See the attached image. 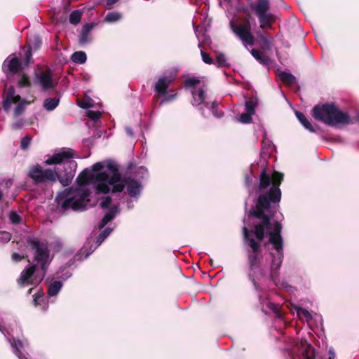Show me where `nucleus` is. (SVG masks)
<instances>
[{
    "label": "nucleus",
    "mask_w": 359,
    "mask_h": 359,
    "mask_svg": "<svg viewBox=\"0 0 359 359\" xmlns=\"http://www.w3.org/2000/svg\"><path fill=\"white\" fill-rule=\"evenodd\" d=\"M258 221L254 222L253 229H249L245 226L242 228L244 242L248 243L250 251L248 254L249 268L254 271L259 266L261 254V241L266 236L273 230V221L270 218H255Z\"/></svg>",
    "instance_id": "f257e3e1"
},
{
    "label": "nucleus",
    "mask_w": 359,
    "mask_h": 359,
    "mask_svg": "<svg viewBox=\"0 0 359 359\" xmlns=\"http://www.w3.org/2000/svg\"><path fill=\"white\" fill-rule=\"evenodd\" d=\"M271 177L272 186L264 194H261L256 201L255 207L252 208L249 212L248 217L253 218H270L273 221V215L266 213L271 208V203H276L280 202L281 199V191L279 188L283 180V174L274 171Z\"/></svg>",
    "instance_id": "f03ea898"
},
{
    "label": "nucleus",
    "mask_w": 359,
    "mask_h": 359,
    "mask_svg": "<svg viewBox=\"0 0 359 359\" xmlns=\"http://www.w3.org/2000/svg\"><path fill=\"white\" fill-rule=\"evenodd\" d=\"M282 224L278 221H273V230L269 233L267 244L272 245L273 249L277 252L278 256L272 255L273 259L270 266L269 279L276 285H278L279 270L281 267L283 257L284 241L282 236ZM266 245V243L264 244Z\"/></svg>",
    "instance_id": "7ed1b4c3"
},
{
    "label": "nucleus",
    "mask_w": 359,
    "mask_h": 359,
    "mask_svg": "<svg viewBox=\"0 0 359 359\" xmlns=\"http://www.w3.org/2000/svg\"><path fill=\"white\" fill-rule=\"evenodd\" d=\"M312 116L316 120L332 126L351 123L348 114L341 111L334 103L315 105L312 109Z\"/></svg>",
    "instance_id": "20e7f679"
},
{
    "label": "nucleus",
    "mask_w": 359,
    "mask_h": 359,
    "mask_svg": "<svg viewBox=\"0 0 359 359\" xmlns=\"http://www.w3.org/2000/svg\"><path fill=\"white\" fill-rule=\"evenodd\" d=\"M27 175L35 185L46 182L53 184L59 181L63 187H67L72 183L74 177V173L72 172H67L64 175H61L55 170L43 169L39 164L30 165Z\"/></svg>",
    "instance_id": "39448f33"
},
{
    "label": "nucleus",
    "mask_w": 359,
    "mask_h": 359,
    "mask_svg": "<svg viewBox=\"0 0 359 359\" xmlns=\"http://www.w3.org/2000/svg\"><path fill=\"white\" fill-rule=\"evenodd\" d=\"M26 245L28 246L30 250L33 252L34 261L40 264V268L43 272V278L45 276L50 261V250L48 249L46 243L40 241L36 238L27 236L25 238Z\"/></svg>",
    "instance_id": "423d86ee"
},
{
    "label": "nucleus",
    "mask_w": 359,
    "mask_h": 359,
    "mask_svg": "<svg viewBox=\"0 0 359 359\" xmlns=\"http://www.w3.org/2000/svg\"><path fill=\"white\" fill-rule=\"evenodd\" d=\"M270 8L269 0H257V4L251 6L258 18L259 27L264 32L273 29V25L276 20V15L269 12Z\"/></svg>",
    "instance_id": "0eeeda50"
},
{
    "label": "nucleus",
    "mask_w": 359,
    "mask_h": 359,
    "mask_svg": "<svg viewBox=\"0 0 359 359\" xmlns=\"http://www.w3.org/2000/svg\"><path fill=\"white\" fill-rule=\"evenodd\" d=\"M251 15H246L244 23L238 24L233 22H230V27L232 32L242 41L243 44L253 46L255 38L251 32L250 25Z\"/></svg>",
    "instance_id": "6e6552de"
},
{
    "label": "nucleus",
    "mask_w": 359,
    "mask_h": 359,
    "mask_svg": "<svg viewBox=\"0 0 359 359\" xmlns=\"http://www.w3.org/2000/svg\"><path fill=\"white\" fill-rule=\"evenodd\" d=\"M18 104L14 109V115L19 116L25 110V105L29 104L25 100L22 99L20 95L15 94V88L13 86H10L4 96V100L2 102L3 109L5 111H8L11 109L13 103H18Z\"/></svg>",
    "instance_id": "1a4fd4ad"
},
{
    "label": "nucleus",
    "mask_w": 359,
    "mask_h": 359,
    "mask_svg": "<svg viewBox=\"0 0 359 359\" xmlns=\"http://www.w3.org/2000/svg\"><path fill=\"white\" fill-rule=\"evenodd\" d=\"M90 195L89 189H83L81 192L76 193L73 197L66 198L62 203V208L64 209L71 208L75 211L84 210L90 201Z\"/></svg>",
    "instance_id": "9d476101"
},
{
    "label": "nucleus",
    "mask_w": 359,
    "mask_h": 359,
    "mask_svg": "<svg viewBox=\"0 0 359 359\" xmlns=\"http://www.w3.org/2000/svg\"><path fill=\"white\" fill-rule=\"evenodd\" d=\"M35 83H39L43 90L53 89L56 87L57 83L53 80V74L52 70L46 67V69L38 68L35 72Z\"/></svg>",
    "instance_id": "9b49d317"
},
{
    "label": "nucleus",
    "mask_w": 359,
    "mask_h": 359,
    "mask_svg": "<svg viewBox=\"0 0 359 359\" xmlns=\"http://www.w3.org/2000/svg\"><path fill=\"white\" fill-rule=\"evenodd\" d=\"M108 178L109 174L106 172H100L97 174H93L86 168L79 173L76 178V182L79 186H86L94 180L97 182H106Z\"/></svg>",
    "instance_id": "f8f14e48"
},
{
    "label": "nucleus",
    "mask_w": 359,
    "mask_h": 359,
    "mask_svg": "<svg viewBox=\"0 0 359 359\" xmlns=\"http://www.w3.org/2000/svg\"><path fill=\"white\" fill-rule=\"evenodd\" d=\"M175 77L172 75L161 76L154 86V91L158 96H165L168 93L169 86L174 82Z\"/></svg>",
    "instance_id": "ddd939ff"
},
{
    "label": "nucleus",
    "mask_w": 359,
    "mask_h": 359,
    "mask_svg": "<svg viewBox=\"0 0 359 359\" xmlns=\"http://www.w3.org/2000/svg\"><path fill=\"white\" fill-rule=\"evenodd\" d=\"M75 155V152L72 149H68L59 153L54 154L51 157L44 161L46 165H57L60 164L67 159L72 158Z\"/></svg>",
    "instance_id": "4468645a"
},
{
    "label": "nucleus",
    "mask_w": 359,
    "mask_h": 359,
    "mask_svg": "<svg viewBox=\"0 0 359 359\" xmlns=\"http://www.w3.org/2000/svg\"><path fill=\"white\" fill-rule=\"evenodd\" d=\"M95 24L93 22L85 24L79 35V43L81 46L86 45L93 41L91 34L92 30L94 29Z\"/></svg>",
    "instance_id": "2eb2a0df"
},
{
    "label": "nucleus",
    "mask_w": 359,
    "mask_h": 359,
    "mask_svg": "<svg viewBox=\"0 0 359 359\" xmlns=\"http://www.w3.org/2000/svg\"><path fill=\"white\" fill-rule=\"evenodd\" d=\"M8 341L14 350V353L19 359H28L27 356L21 351L22 349L28 346V341L27 339L21 340L12 337L11 338L8 339Z\"/></svg>",
    "instance_id": "dca6fc26"
},
{
    "label": "nucleus",
    "mask_w": 359,
    "mask_h": 359,
    "mask_svg": "<svg viewBox=\"0 0 359 359\" xmlns=\"http://www.w3.org/2000/svg\"><path fill=\"white\" fill-rule=\"evenodd\" d=\"M123 181L127 186V192L130 197H136L140 195L141 191V184L137 180L131 177H124Z\"/></svg>",
    "instance_id": "f3484780"
},
{
    "label": "nucleus",
    "mask_w": 359,
    "mask_h": 359,
    "mask_svg": "<svg viewBox=\"0 0 359 359\" xmlns=\"http://www.w3.org/2000/svg\"><path fill=\"white\" fill-rule=\"evenodd\" d=\"M104 168H107L109 172L111 173V176H109L106 182H108L109 184H114L121 180V174L119 172L118 166L116 164L111 161H108L106 162Z\"/></svg>",
    "instance_id": "a211bd4d"
},
{
    "label": "nucleus",
    "mask_w": 359,
    "mask_h": 359,
    "mask_svg": "<svg viewBox=\"0 0 359 359\" xmlns=\"http://www.w3.org/2000/svg\"><path fill=\"white\" fill-rule=\"evenodd\" d=\"M36 268V264H30L21 272L20 276L18 280V283L21 287H23L28 282L29 279L32 277Z\"/></svg>",
    "instance_id": "6ab92c4d"
},
{
    "label": "nucleus",
    "mask_w": 359,
    "mask_h": 359,
    "mask_svg": "<svg viewBox=\"0 0 359 359\" xmlns=\"http://www.w3.org/2000/svg\"><path fill=\"white\" fill-rule=\"evenodd\" d=\"M6 62H7L6 74L11 73L12 74H17L22 69V62L18 57H14L9 60H6L5 61V63Z\"/></svg>",
    "instance_id": "aec40b11"
},
{
    "label": "nucleus",
    "mask_w": 359,
    "mask_h": 359,
    "mask_svg": "<svg viewBox=\"0 0 359 359\" xmlns=\"http://www.w3.org/2000/svg\"><path fill=\"white\" fill-rule=\"evenodd\" d=\"M118 212V208L116 205L111 207L104 215L99 224V229H103L109 222L113 220Z\"/></svg>",
    "instance_id": "412c9836"
},
{
    "label": "nucleus",
    "mask_w": 359,
    "mask_h": 359,
    "mask_svg": "<svg viewBox=\"0 0 359 359\" xmlns=\"http://www.w3.org/2000/svg\"><path fill=\"white\" fill-rule=\"evenodd\" d=\"M271 183V177L266 172V168H264L259 175V189L262 191L268 188Z\"/></svg>",
    "instance_id": "4be33fe9"
},
{
    "label": "nucleus",
    "mask_w": 359,
    "mask_h": 359,
    "mask_svg": "<svg viewBox=\"0 0 359 359\" xmlns=\"http://www.w3.org/2000/svg\"><path fill=\"white\" fill-rule=\"evenodd\" d=\"M250 53L259 63L264 65L267 66L271 63V58L257 49H252Z\"/></svg>",
    "instance_id": "5701e85b"
},
{
    "label": "nucleus",
    "mask_w": 359,
    "mask_h": 359,
    "mask_svg": "<svg viewBox=\"0 0 359 359\" xmlns=\"http://www.w3.org/2000/svg\"><path fill=\"white\" fill-rule=\"evenodd\" d=\"M191 94L193 99L191 102L193 106H198L204 102L205 94L203 89L201 88L197 91L192 90Z\"/></svg>",
    "instance_id": "b1692460"
},
{
    "label": "nucleus",
    "mask_w": 359,
    "mask_h": 359,
    "mask_svg": "<svg viewBox=\"0 0 359 359\" xmlns=\"http://www.w3.org/2000/svg\"><path fill=\"white\" fill-rule=\"evenodd\" d=\"M295 116L298 121L302 124V126L308 130L311 133L316 132L315 128L310 123V121L307 119L305 115L299 111H295Z\"/></svg>",
    "instance_id": "393cba45"
},
{
    "label": "nucleus",
    "mask_w": 359,
    "mask_h": 359,
    "mask_svg": "<svg viewBox=\"0 0 359 359\" xmlns=\"http://www.w3.org/2000/svg\"><path fill=\"white\" fill-rule=\"evenodd\" d=\"M62 287V283L60 280H53L48 285V294L50 297L56 296Z\"/></svg>",
    "instance_id": "a878e982"
},
{
    "label": "nucleus",
    "mask_w": 359,
    "mask_h": 359,
    "mask_svg": "<svg viewBox=\"0 0 359 359\" xmlns=\"http://www.w3.org/2000/svg\"><path fill=\"white\" fill-rule=\"evenodd\" d=\"M19 79L17 82V86L20 88H30L32 86V82L29 77L24 72H21L19 74Z\"/></svg>",
    "instance_id": "bb28decb"
},
{
    "label": "nucleus",
    "mask_w": 359,
    "mask_h": 359,
    "mask_svg": "<svg viewBox=\"0 0 359 359\" xmlns=\"http://www.w3.org/2000/svg\"><path fill=\"white\" fill-rule=\"evenodd\" d=\"M280 79L285 83L289 86H292L295 83L296 78L295 76L288 72H282L279 74Z\"/></svg>",
    "instance_id": "cd10ccee"
},
{
    "label": "nucleus",
    "mask_w": 359,
    "mask_h": 359,
    "mask_svg": "<svg viewBox=\"0 0 359 359\" xmlns=\"http://www.w3.org/2000/svg\"><path fill=\"white\" fill-rule=\"evenodd\" d=\"M59 98H47L43 102V107L48 111H53L59 104Z\"/></svg>",
    "instance_id": "c85d7f7f"
},
{
    "label": "nucleus",
    "mask_w": 359,
    "mask_h": 359,
    "mask_svg": "<svg viewBox=\"0 0 359 359\" xmlns=\"http://www.w3.org/2000/svg\"><path fill=\"white\" fill-rule=\"evenodd\" d=\"M71 59L75 63L83 64L86 61L87 56L84 52L77 51L72 54Z\"/></svg>",
    "instance_id": "c756f323"
},
{
    "label": "nucleus",
    "mask_w": 359,
    "mask_h": 359,
    "mask_svg": "<svg viewBox=\"0 0 359 359\" xmlns=\"http://www.w3.org/2000/svg\"><path fill=\"white\" fill-rule=\"evenodd\" d=\"M41 39L39 36H34L28 41V48L31 50H37L41 45Z\"/></svg>",
    "instance_id": "7c9ffc66"
},
{
    "label": "nucleus",
    "mask_w": 359,
    "mask_h": 359,
    "mask_svg": "<svg viewBox=\"0 0 359 359\" xmlns=\"http://www.w3.org/2000/svg\"><path fill=\"white\" fill-rule=\"evenodd\" d=\"M112 231V229L107 227L105 228L97 237L95 239V243L97 246L101 245V243L104 241V240L111 233Z\"/></svg>",
    "instance_id": "2f4dec72"
},
{
    "label": "nucleus",
    "mask_w": 359,
    "mask_h": 359,
    "mask_svg": "<svg viewBox=\"0 0 359 359\" xmlns=\"http://www.w3.org/2000/svg\"><path fill=\"white\" fill-rule=\"evenodd\" d=\"M69 22L72 25H77L78 23L80 22L81 20V13L78 11V10H75L74 11H72L71 13H70V15H69Z\"/></svg>",
    "instance_id": "473e14b6"
},
{
    "label": "nucleus",
    "mask_w": 359,
    "mask_h": 359,
    "mask_svg": "<svg viewBox=\"0 0 359 359\" xmlns=\"http://www.w3.org/2000/svg\"><path fill=\"white\" fill-rule=\"evenodd\" d=\"M302 355L305 359H315V350L310 344H308L303 351Z\"/></svg>",
    "instance_id": "72a5a7b5"
},
{
    "label": "nucleus",
    "mask_w": 359,
    "mask_h": 359,
    "mask_svg": "<svg viewBox=\"0 0 359 359\" xmlns=\"http://www.w3.org/2000/svg\"><path fill=\"white\" fill-rule=\"evenodd\" d=\"M112 185V193H120L122 192L126 187V183L123 181V178L121 179L118 182H115L114 184H109Z\"/></svg>",
    "instance_id": "f704fd0d"
},
{
    "label": "nucleus",
    "mask_w": 359,
    "mask_h": 359,
    "mask_svg": "<svg viewBox=\"0 0 359 359\" xmlns=\"http://www.w3.org/2000/svg\"><path fill=\"white\" fill-rule=\"evenodd\" d=\"M257 36L262 43V47L264 48L269 49L271 47V40H273V38H271V39H269L261 32H257Z\"/></svg>",
    "instance_id": "c9c22d12"
},
{
    "label": "nucleus",
    "mask_w": 359,
    "mask_h": 359,
    "mask_svg": "<svg viewBox=\"0 0 359 359\" xmlns=\"http://www.w3.org/2000/svg\"><path fill=\"white\" fill-rule=\"evenodd\" d=\"M121 17V14L118 12H110L106 15L104 21L108 22H114L120 20Z\"/></svg>",
    "instance_id": "e433bc0d"
},
{
    "label": "nucleus",
    "mask_w": 359,
    "mask_h": 359,
    "mask_svg": "<svg viewBox=\"0 0 359 359\" xmlns=\"http://www.w3.org/2000/svg\"><path fill=\"white\" fill-rule=\"evenodd\" d=\"M95 187L98 193L108 194L110 191L108 182H100Z\"/></svg>",
    "instance_id": "4c0bfd02"
},
{
    "label": "nucleus",
    "mask_w": 359,
    "mask_h": 359,
    "mask_svg": "<svg viewBox=\"0 0 359 359\" xmlns=\"http://www.w3.org/2000/svg\"><path fill=\"white\" fill-rule=\"evenodd\" d=\"M216 62L219 67L229 66V64L227 62L226 56L224 53H220L217 55Z\"/></svg>",
    "instance_id": "58836bf2"
},
{
    "label": "nucleus",
    "mask_w": 359,
    "mask_h": 359,
    "mask_svg": "<svg viewBox=\"0 0 359 359\" xmlns=\"http://www.w3.org/2000/svg\"><path fill=\"white\" fill-rule=\"evenodd\" d=\"M257 104V102L256 100H249L245 102V110L247 112H249L252 114H254L255 111V107Z\"/></svg>",
    "instance_id": "ea45409f"
},
{
    "label": "nucleus",
    "mask_w": 359,
    "mask_h": 359,
    "mask_svg": "<svg viewBox=\"0 0 359 359\" xmlns=\"http://www.w3.org/2000/svg\"><path fill=\"white\" fill-rule=\"evenodd\" d=\"M201 83V81L195 77H191L184 81V87L194 88L198 84Z\"/></svg>",
    "instance_id": "a19ab883"
},
{
    "label": "nucleus",
    "mask_w": 359,
    "mask_h": 359,
    "mask_svg": "<svg viewBox=\"0 0 359 359\" xmlns=\"http://www.w3.org/2000/svg\"><path fill=\"white\" fill-rule=\"evenodd\" d=\"M9 219L12 224H18L21 222V217L15 211H11L9 215Z\"/></svg>",
    "instance_id": "79ce46f5"
},
{
    "label": "nucleus",
    "mask_w": 359,
    "mask_h": 359,
    "mask_svg": "<svg viewBox=\"0 0 359 359\" xmlns=\"http://www.w3.org/2000/svg\"><path fill=\"white\" fill-rule=\"evenodd\" d=\"M101 112L99 111L88 110L86 112V116L93 121H97L101 117Z\"/></svg>",
    "instance_id": "37998d69"
},
{
    "label": "nucleus",
    "mask_w": 359,
    "mask_h": 359,
    "mask_svg": "<svg viewBox=\"0 0 359 359\" xmlns=\"http://www.w3.org/2000/svg\"><path fill=\"white\" fill-rule=\"evenodd\" d=\"M266 307L269 310L272 311L274 313H276L278 316H280V310L278 304L269 302H267Z\"/></svg>",
    "instance_id": "c03bdc74"
},
{
    "label": "nucleus",
    "mask_w": 359,
    "mask_h": 359,
    "mask_svg": "<svg viewBox=\"0 0 359 359\" xmlns=\"http://www.w3.org/2000/svg\"><path fill=\"white\" fill-rule=\"evenodd\" d=\"M30 48H28V49L25 51V61L24 65L25 66L27 67L29 65L30 63L32 62V53Z\"/></svg>",
    "instance_id": "a18cd8bd"
},
{
    "label": "nucleus",
    "mask_w": 359,
    "mask_h": 359,
    "mask_svg": "<svg viewBox=\"0 0 359 359\" xmlns=\"http://www.w3.org/2000/svg\"><path fill=\"white\" fill-rule=\"evenodd\" d=\"M252 114L249 112L243 113L240 116L241 122L243 123H249L252 121Z\"/></svg>",
    "instance_id": "49530a36"
},
{
    "label": "nucleus",
    "mask_w": 359,
    "mask_h": 359,
    "mask_svg": "<svg viewBox=\"0 0 359 359\" xmlns=\"http://www.w3.org/2000/svg\"><path fill=\"white\" fill-rule=\"evenodd\" d=\"M111 203V198L110 196H106L102 198V202L100 203V206L102 209H107L109 208L110 204Z\"/></svg>",
    "instance_id": "de8ad7c7"
},
{
    "label": "nucleus",
    "mask_w": 359,
    "mask_h": 359,
    "mask_svg": "<svg viewBox=\"0 0 359 359\" xmlns=\"http://www.w3.org/2000/svg\"><path fill=\"white\" fill-rule=\"evenodd\" d=\"M201 55L202 57V60L205 63L208 64V65H212L214 63L212 58L210 57V55L208 53H205L203 50H201Z\"/></svg>",
    "instance_id": "09e8293b"
},
{
    "label": "nucleus",
    "mask_w": 359,
    "mask_h": 359,
    "mask_svg": "<svg viewBox=\"0 0 359 359\" xmlns=\"http://www.w3.org/2000/svg\"><path fill=\"white\" fill-rule=\"evenodd\" d=\"M163 98L161 100L160 103H159V105H162L166 102H171L172 100H174L175 99L177 98V93H175V94H172V95H165V96H163Z\"/></svg>",
    "instance_id": "8fccbe9b"
},
{
    "label": "nucleus",
    "mask_w": 359,
    "mask_h": 359,
    "mask_svg": "<svg viewBox=\"0 0 359 359\" xmlns=\"http://www.w3.org/2000/svg\"><path fill=\"white\" fill-rule=\"evenodd\" d=\"M31 141V137L28 135L25 136L21 139L20 147L22 149H26L28 148Z\"/></svg>",
    "instance_id": "3c124183"
},
{
    "label": "nucleus",
    "mask_w": 359,
    "mask_h": 359,
    "mask_svg": "<svg viewBox=\"0 0 359 359\" xmlns=\"http://www.w3.org/2000/svg\"><path fill=\"white\" fill-rule=\"evenodd\" d=\"M11 238V235L7 231H0V242L7 243Z\"/></svg>",
    "instance_id": "603ef678"
},
{
    "label": "nucleus",
    "mask_w": 359,
    "mask_h": 359,
    "mask_svg": "<svg viewBox=\"0 0 359 359\" xmlns=\"http://www.w3.org/2000/svg\"><path fill=\"white\" fill-rule=\"evenodd\" d=\"M67 161L65 162V165H68L69 168H70L72 173H74L76 171V167H77V163L74 160L67 159Z\"/></svg>",
    "instance_id": "864d4df0"
},
{
    "label": "nucleus",
    "mask_w": 359,
    "mask_h": 359,
    "mask_svg": "<svg viewBox=\"0 0 359 359\" xmlns=\"http://www.w3.org/2000/svg\"><path fill=\"white\" fill-rule=\"evenodd\" d=\"M104 168V163L102 162H97L94 163L91 168L93 172H98L102 170Z\"/></svg>",
    "instance_id": "5fc2aeb1"
},
{
    "label": "nucleus",
    "mask_w": 359,
    "mask_h": 359,
    "mask_svg": "<svg viewBox=\"0 0 359 359\" xmlns=\"http://www.w3.org/2000/svg\"><path fill=\"white\" fill-rule=\"evenodd\" d=\"M92 100L90 99L89 100H82L80 103H79V106L83 108V109H88V108H90L92 107V103H91Z\"/></svg>",
    "instance_id": "6e6d98bb"
},
{
    "label": "nucleus",
    "mask_w": 359,
    "mask_h": 359,
    "mask_svg": "<svg viewBox=\"0 0 359 359\" xmlns=\"http://www.w3.org/2000/svg\"><path fill=\"white\" fill-rule=\"evenodd\" d=\"M248 278H249L250 280L252 283L255 290H261L260 286H259V283L256 281L254 276L252 274H249Z\"/></svg>",
    "instance_id": "4d7b16f0"
},
{
    "label": "nucleus",
    "mask_w": 359,
    "mask_h": 359,
    "mask_svg": "<svg viewBox=\"0 0 359 359\" xmlns=\"http://www.w3.org/2000/svg\"><path fill=\"white\" fill-rule=\"evenodd\" d=\"M12 260L15 262H20L24 257L18 254V252H13L11 255Z\"/></svg>",
    "instance_id": "13d9d810"
},
{
    "label": "nucleus",
    "mask_w": 359,
    "mask_h": 359,
    "mask_svg": "<svg viewBox=\"0 0 359 359\" xmlns=\"http://www.w3.org/2000/svg\"><path fill=\"white\" fill-rule=\"evenodd\" d=\"M42 295L40 294H35L34 296H33V302H34V305H39L40 304V301L42 299Z\"/></svg>",
    "instance_id": "bf43d9fd"
},
{
    "label": "nucleus",
    "mask_w": 359,
    "mask_h": 359,
    "mask_svg": "<svg viewBox=\"0 0 359 359\" xmlns=\"http://www.w3.org/2000/svg\"><path fill=\"white\" fill-rule=\"evenodd\" d=\"M23 124L22 121H19L18 122H15L13 124L12 128L15 130H19L21 128Z\"/></svg>",
    "instance_id": "052dcab7"
},
{
    "label": "nucleus",
    "mask_w": 359,
    "mask_h": 359,
    "mask_svg": "<svg viewBox=\"0 0 359 359\" xmlns=\"http://www.w3.org/2000/svg\"><path fill=\"white\" fill-rule=\"evenodd\" d=\"M301 313L306 317V318H309V317H311V314L309 313V312L306 310V309H301Z\"/></svg>",
    "instance_id": "680f3d73"
},
{
    "label": "nucleus",
    "mask_w": 359,
    "mask_h": 359,
    "mask_svg": "<svg viewBox=\"0 0 359 359\" xmlns=\"http://www.w3.org/2000/svg\"><path fill=\"white\" fill-rule=\"evenodd\" d=\"M0 332L4 335L8 334V331L4 327L0 325Z\"/></svg>",
    "instance_id": "e2e57ef3"
},
{
    "label": "nucleus",
    "mask_w": 359,
    "mask_h": 359,
    "mask_svg": "<svg viewBox=\"0 0 359 359\" xmlns=\"http://www.w3.org/2000/svg\"><path fill=\"white\" fill-rule=\"evenodd\" d=\"M139 171H140V173H141V174L144 175L145 172H147V168H146L145 167H144V166H140V167L139 168Z\"/></svg>",
    "instance_id": "0e129e2a"
},
{
    "label": "nucleus",
    "mask_w": 359,
    "mask_h": 359,
    "mask_svg": "<svg viewBox=\"0 0 359 359\" xmlns=\"http://www.w3.org/2000/svg\"><path fill=\"white\" fill-rule=\"evenodd\" d=\"M118 0H106L107 4L111 6L116 3Z\"/></svg>",
    "instance_id": "69168bd1"
},
{
    "label": "nucleus",
    "mask_w": 359,
    "mask_h": 359,
    "mask_svg": "<svg viewBox=\"0 0 359 359\" xmlns=\"http://www.w3.org/2000/svg\"><path fill=\"white\" fill-rule=\"evenodd\" d=\"M213 114H215V116H217V117H220L222 116L223 113L222 112H218V111L216 109H215L214 111H212Z\"/></svg>",
    "instance_id": "338daca9"
},
{
    "label": "nucleus",
    "mask_w": 359,
    "mask_h": 359,
    "mask_svg": "<svg viewBox=\"0 0 359 359\" xmlns=\"http://www.w3.org/2000/svg\"><path fill=\"white\" fill-rule=\"evenodd\" d=\"M329 355H330V359H334V358L335 357V353L332 351H329Z\"/></svg>",
    "instance_id": "774afa93"
}]
</instances>
